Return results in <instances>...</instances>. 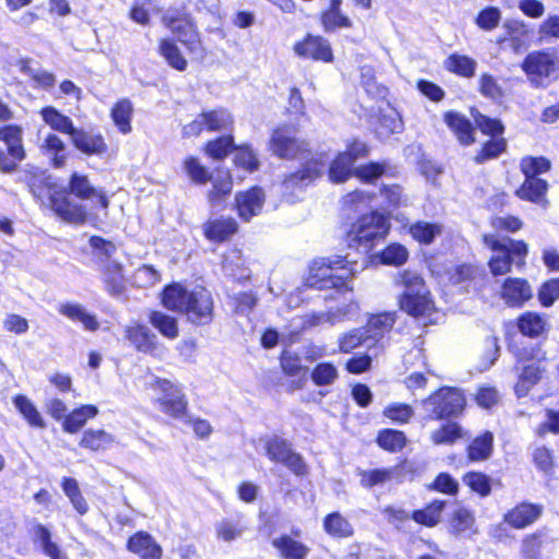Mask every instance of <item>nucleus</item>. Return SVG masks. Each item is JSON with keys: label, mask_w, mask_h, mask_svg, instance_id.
<instances>
[{"label": "nucleus", "mask_w": 559, "mask_h": 559, "mask_svg": "<svg viewBox=\"0 0 559 559\" xmlns=\"http://www.w3.org/2000/svg\"><path fill=\"white\" fill-rule=\"evenodd\" d=\"M272 152L284 159H300L301 168L286 176L282 182V192L288 201L294 202L306 187L320 177L326 160L322 154H312L307 142L296 138V129L283 126L274 130L271 138Z\"/></svg>", "instance_id": "obj_1"}, {"label": "nucleus", "mask_w": 559, "mask_h": 559, "mask_svg": "<svg viewBox=\"0 0 559 559\" xmlns=\"http://www.w3.org/2000/svg\"><path fill=\"white\" fill-rule=\"evenodd\" d=\"M163 305L183 313L193 324L204 325L213 319V299L204 288L188 290L180 284H171L164 289Z\"/></svg>", "instance_id": "obj_2"}, {"label": "nucleus", "mask_w": 559, "mask_h": 559, "mask_svg": "<svg viewBox=\"0 0 559 559\" xmlns=\"http://www.w3.org/2000/svg\"><path fill=\"white\" fill-rule=\"evenodd\" d=\"M365 265V259L359 263L356 260H349L348 255L317 259L310 265L306 285L319 290L340 289L345 286L349 277L364 270Z\"/></svg>", "instance_id": "obj_3"}, {"label": "nucleus", "mask_w": 559, "mask_h": 559, "mask_svg": "<svg viewBox=\"0 0 559 559\" xmlns=\"http://www.w3.org/2000/svg\"><path fill=\"white\" fill-rule=\"evenodd\" d=\"M484 243L492 251L488 266L493 276L510 273L513 266L522 269L525 265L528 247L524 241L484 235Z\"/></svg>", "instance_id": "obj_4"}, {"label": "nucleus", "mask_w": 559, "mask_h": 559, "mask_svg": "<svg viewBox=\"0 0 559 559\" xmlns=\"http://www.w3.org/2000/svg\"><path fill=\"white\" fill-rule=\"evenodd\" d=\"M394 283L404 289L400 297L402 310L413 317L429 316L433 311L435 305L430 293L417 272L408 270L399 272Z\"/></svg>", "instance_id": "obj_5"}, {"label": "nucleus", "mask_w": 559, "mask_h": 559, "mask_svg": "<svg viewBox=\"0 0 559 559\" xmlns=\"http://www.w3.org/2000/svg\"><path fill=\"white\" fill-rule=\"evenodd\" d=\"M183 169L195 185L212 182V189L207 192V200L212 207L221 206L231 193L233 181L227 170L217 169L214 175H210L206 167L192 156L185 159Z\"/></svg>", "instance_id": "obj_6"}, {"label": "nucleus", "mask_w": 559, "mask_h": 559, "mask_svg": "<svg viewBox=\"0 0 559 559\" xmlns=\"http://www.w3.org/2000/svg\"><path fill=\"white\" fill-rule=\"evenodd\" d=\"M389 229L388 216L377 211L362 215L348 231V246L367 253L386 236Z\"/></svg>", "instance_id": "obj_7"}, {"label": "nucleus", "mask_w": 559, "mask_h": 559, "mask_svg": "<svg viewBox=\"0 0 559 559\" xmlns=\"http://www.w3.org/2000/svg\"><path fill=\"white\" fill-rule=\"evenodd\" d=\"M145 385L154 392L153 401L160 412L177 419L186 417L188 401L179 384L152 376Z\"/></svg>", "instance_id": "obj_8"}, {"label": "nucleus", "mask_w": 559, "mask_h": 559, "mask_svg": "<svg viewBox=\"0 0 559 559\" xmlns=\"http://www.w3.org/2000/svg\"><path fill=\"white\" fill-rule=\"evenodd\" d=\"M423 406L430 419L456 416L465 406L462 392L453 388H442L423 401Z\"/></svg>", "instance_id": "obj_9"}, {"label": "nucleus", "mask_w": 559, "mask_h": 559, "mask_svg": "<svg viewBox=\"0 0 559 559\" xmlns=\"http://www.w3.org/2000/svg\"><path fill=\"white\" fill-rule=\"evenodd\" d=\"M234 123L230 112L224 108L203 111L182 127L183 138L198 136L203 130L210 132L228 131Z\"/></svg>", "instance_id": "obj_10"}, {"label": "nucleus", "mask_w": 559, "mask_h": 559, "mask_svg": "<svg viewBox=\"0 0 559 559\" xmlns=\"http://www.w3.org/2000/svg\"><path fill=\"white\" fill-rule=\"evenodd\" d=\"M0 141H2L8 148V153L12 159L5 156V153L0 150V169L3 173H12L16 169V162H21L25 157L23 147V129L16 124H7L0 128Z\"/></svg>", "instance_id": "obj_11"}, {"label": "nucleus", "mask_w": 559, "mask_h": 559, "mask_svg": "<svg viewBox=\"0 0 559 559\" xmlns=\"http://www.w3.org/2000/svg\"><path fill=\"white\" fill-rule=\"evenodd\" d=\"M368 152L367 145L362 142H353L345 152L340 153L331 163L329 169L330 180L336 183L346 181L354 173L355 162L365 156Z\"/></svg>", "instance_id": "obj_12"}, {"label": "nucleus", "mask_w": 559, "mask_h": 559, "mask_svg": "<svg viewBox=\"0 0 559 559\" xmlns=\"http://www.w3.org/2000/svg\"><path fill=\"white\" fill-rule=\"evenodd\" d=\"M266 455L270 460L284 464L296 475L306 473V464L302 457L294 452L290 444L280 437H272L265 443Z\"/></svg>", "instance_id": "obj_13"}, {"label": "nucleus", "mask_w": 559, "mask_h": 559, "mask_svg": "<svg viewBox=\"0 0 559 559\" xmlns=\"http://www.w3.org/2000/svg\"><path fill=\"white\" fill-rule=\"evenodd\" d=\"M522 68L533 85L545 86L555 71V60L547 52H532L525 58Z\"/></svg>", "instance_id": "obj_14"}, {"label": "nucleus", "mask_w": 559, "mask_h": 559, "mask_svg": "<svg viewBox=\"0 0 559 559\" xmlns=\"http://www.w3.org/2000/svg\"><path fill=\"white\" fill-rule=\"evenodd\" d=\"M530 364H526L519 376L515 384V393L519 397L526 396L531 389L535 386L546 371V356L540 350H533Z\"/></svg>", "instance_id": "obj_15"}, {"label": "nucleus", "mask_w": 559, "mask_h": 559, "mask_svg": "<svg viewBox=\"0 0 559 559\" xmlns=\"http://www.w3.org/2000/svg\"><path fill=\"white\" fill-rule=\"evenodd\" d=\"M52 211L63 221L72 224H82L86 219L85 207L73 201L66 190L55 191L49 197Z\"/></svg>", "instance_id": "obj_16"}, {"label": "nucleus", "mask_w": 559, "mask_h": 559, "mask_svg": "<svg viewBox=\"0 0 559 559\" xmlns=\"http://www.w3.org/2000/svg\"><path fill=\"white\" fill-rule=\"evenodd\" d=\"M165 25L177 35L178 39L197 56H202L200 38L195 32L194 25L187 19L174 17L166 14L163 17Z\"/></svg>", "instance_id": "obj_17"}, {"label": "nucleus", "mask_w": 559, "mask_h": 559, "mask_svg": "<svg viewBox=\"0 0 559 559\" xmlns=\"http://www.w3.org/2000/svg\"><path fill=\"white\" fill-rule=\"evenodd\" d=\"M543 514V506L521 502L503 515L506 524L515 530H524L533 525Z\"/></svg>", "instance_id": "obj_18"}, {"label": "nucleus", "mask_w": 559, "mask_h": 559, "mask_svg": "<svg viewBox=\"0 0 559 559\" xmlns=\"http://www.w3.org/2000/svg\"><path fill=\"white\" fill-rule=\"evenodd\" d=\"M295 52L302 58H310L317 61L331 62L333 53L329 41L314 35H308L302 41L294 47Z\"/></svg>", "instance_id": "obj_19"}, {"label": "nucleus", "mask_w": 559, "mask_h": 559, "mask_svg": "<svg viewBox=\"0 0 559 559\" xmlns=\"http://www.w3.org/2000/svg\"><path fill=\"white\" fill-rule=\"evenodd\" d=\"M124 335L138 352L155 354L158 347V338L151 329L144 324H133L126 328Z\"/></svg>", "instance_id": "obj_20"}, {"label": "nucleus", "mask_w": 559, "mask_h": 559, "mask_svg": "<svg viewBox=\"0 0 559 559\" xmlns=\"http://www.w3.org/2000/svg\"><path fill=\"white\" fill-rule=\"evenodd\" d=\"M532 296V288L526 280L509 277L502 284L501 298L510 307H520Z\"/></svg>", "instance_id": "obj_21"}, {"label": "nucleus", "mask_w": 559, "mask_h": 559, "mask_svg": "<svg viewBox=\"0 0 559 559\" xmlns=\"http://www.w3.org/2000/svg\"><path fill=\"white\" fill-rule=\"evenodd\" d=\"M264 203V192L261 188L254 187L248 191L239 192L236 195V205L239 216L245 221L258 215Z\"/></svg>", "instance_id": "obj_22"}, {"label": "nucleus", "mask_w": 559, "mask_h": 559, "mask_svg": "<svg viewBox=\"0 0 559 559\" xmlns=\"http://www.w3.org/2000/svg\"><path fill=\"white\" fill-rule=\"evenodd\" d=\"M69 192L81 200L97 199L98 204L103 209H107L109 201L102 190L95 189L87 176L78 173L72 174L69 180Z\"/></svg>", "instance_id": "obj_23"}, {"label": "nucleus", "mask_w": 559, "mask_h": 559, "mask_svg": "<svg viewBox=\"0 0 559 559\" xmlns=\"http://www.w3.org/2000/svg\"><path fill=\"white\" fill-rule=\"evenodd\" d=\"M128 548L141 559H160L162 548L147 533H136L128 540Z\"/></svg>", "instance_id": "obj_24"}, {"label": "nucleus", "mask_w": 559, "mask_h": 559, "mask_svg": "<svg viewBox=\"0 0 559 559\" xmlns=\"http://www.w3.org/2000/svg\"><path fill=\"white\" fill-rule=\"evenodd\" d=\"M71 140L73 145L86 155H100L107 148L100 134L87 132L83 129H75Z\"/></svg>", "instance_id": "obj_25"}, {"label": "nucleus", "mask_w": 559, "mask_h": 559, "mask_svg": "<svg viewBox=\"0 0 559 559\" xmlns=\"http://www.w3.org/2000/svg\"><path fill=\"white\" fill-rule=\"evenodd\" d=\"M247 530L248 526L242 515L222 519L215 524L216 537L224 543H231L240 538Z\"/></svg>", "instance_id": "obj_26"}, {"label": "nucleus", "mask_w": 559, "mask_h": 559, "mask_svg": "<svg viewBox=\"0 0 559 559\" xmlns=\"http://www.w3.org/2000/svg\"><path fill=\"white\" fill-rule=\"evenodd\" d=\"M342 0H330L329 8L321 14V23L325 32L336 28H350L353 22L341 10Z\"/></svg>", "instance_id": "obj_27"}, {"label": "nucleus", "mask_w": 559, "mask_h": 559, "mask_svg": "<svg viewBox=\"0 0 559 559\" xmlns=\"http://www.w3.org/2000/svg\"><path fill=\"white\" fill-rule=\"evenodd\" d=\"M98 408L95 405H82L70 412L62 421V429L68 433H75L81 430L88 419L96 417Z\"/></svg>", "instance_id": "obj_28"}, {"label": "nucleus", "mask_w": 559, "mask_h": 559, "mask_svg": "<svg viewBox=\"0 0 559 559\" xmlns=\"http://www.w3.org/2000/svg\"><path fill=\"white\" fill-rule=\"evenodd\" d=\"M58 311L60 314L67 317L68 319L82 323V325L88 331H96L99 326L96 317L87 312L86 309L80 304H60Z\"/></svg>", "instance_id": "obj_29"}, {"label": "nucleus", "mask_w": 559, "mask_h": 559, "mask_svg": "<svg viewBox=\"0 0 559 559\" xmlns=\"http://www.w3.org/2000/svg\"><path fill=\"white\" fill-rule=\"evenodd\" d=\"M40 150L51 159L53 167L61 168L66 165L67 147L57 134L48 133L40 145Z\"/></svg>", "instance_id": "obj_30"}, {"label": "nucleus", "mask_w": 559, "mask_h": 559, "mask_svg": "<svg viewBox=\"0 0 559 559\" xmlns=\"http://www.w3.org/2000/svg\"><path fill=\"white\" fill-rule=\"evenodd\" d=\"M548 183L538 177H525L522 186L516 190V195L525 201L542 203L547 192Z\"/></svg>", "instance_id": "obj_31"}, {"label": "nucleus", "mask_w": 559, "mask_h": 559, "mask_svg": "<svg viewBox=\"0 0 559 559\" xmlns=\"http://www.w3.org/2000/svg\"><path fill=\"white\" fill-rule=\"evenodd\" d=\"M40 116L44 122L49 126L53 131L69 134L70 136L76 129L73 126L72 120L60 112L57 108L52 106H46L40 110Z\"/></svg>", "instance_id": "obj_32"}, {"label": "nucleus", "mask_w": 559, "mask_h": 559, "mask_svg": "<svg viewBox=\"0 0 559 559\" xmlns=\"http://www.w3.org/2000/svg\"><path fill=\"white\" fill-rule=\"evenodd\" d=\"M103 281L106 283L107 290L110 294H119L123 288V269L122 265L109 259L100 264Z\"/></svg>", "instance_id": "obj_33"}, {"label": "nucleus", "mask_w": 559, "mask_h": 559, "mask_svg": "<svg viewBox=\"0 0 559 559\" xmlns=\"http://www.w3.org/2000/svg\"><path fill=\"white\" fill-rule=\"evenodd\" d=\"M237 231V223L233 218H217L204 225L205 237L212 241H224Z\"/></svg>", "instance_id": "obj_34"}, {"label": "nucleus", "mask_w": 559, "mask_h": 559, "mask_svg": "<svg viewBox=\"0 0 559 559\" xmlns=\"http://www.w3.org/2000/svg\"><path fill=\"white\" fill-rule=\"evenodd\" d=\"M272 545L284 559H306L309 548L288 535L273 539Z\"/></svg>", "instance_id": "obj_35"}, {"label": "nucleus", "mask_w": 559, "mask_h": 559, "mask_svg": "<svg viewBox=\"0 0 559 559\" xmlns=\"http://www.w3.org/2000/svg\"><path fill=\"white\" fill-rule=\"evenodd\" d=\"M13 404L27 424L37 429H45L46 421L36 405L25 395H16L13 399Z\"/></svg>", "instance_id": "obj_36"}, {"label": "nucleus", "mask_w": 559, "mask_h": 559, "mask_svg": "<svg viewBox=\"0 0 559 559\" xmlns=\"http://www.w3.org/2000/svg\"><path fill=\"white\" fill-rule=\"evenodd\" d=\"M403 129V120L400 114L395 110H391L379 116L374 132L379 139L385 140L392 134L401 133Z\"/></svg>", "instance_id": "obj_37"}, {"label": "nucleus", "mask_w": 559, "mask_h": 559, "mask_svg": "<svg viewBox=\"0 0 559 559\" xmlns=\"http://www.w3.org/2000/svg\"><path fill=\"white\" fill-rule=\"evenodd\" d=\"M493 435L489 431L476 437L467 448V455L472 462L488 460L492 454Z\"/></svg>", "instance_id": "obj_38"}, {"label": "nucleus", "mask_w": 559, "mask_h": 559, "mask_svg": "<svg viewBox=\"0 0 559 559\" xmlns=\"http://www.w3.org/2000/svg\"><path fill=\"white\" fill-rule=\"evenodd\" d=\"M281 366L285 374L289 377H298L296 381V389H301L308 374V368L301 365V359L294 353L285 350L281 357Z\"/></svg>", "instance_id": "obj_39"}, {"label": "nucleus", "mask_w": 559, "mask_h": 559, "mask_svg": "<svg viewBox=\"0 0 559 559\" xmlns=\"http://www.w3.org/2000/svg\"><path fill=\"white\" fill-rule=\"evenodd\" d=\"M444 121L462 144L469 145L474 142L472 123L464 116L457 112H447Z\"/></svg>", "instance_id": "obj_40"}, {"label": "nucleus", "mask_w": 559, "mask_h": 559, "mask_svg": "<svg viewBox=\"0 0 559 559\" xmlns=\"http://www.w3.org/2000/svg\"><path fill=\"white\" fill-rule=\"evenodd\" d=\"M245 259L239 250H230L223 259L222 266L224 272L238 281L248 280L250 271L245 265Z\"/></svg>", "instance_id": "obj_41"}, {"label": "nucleus", "mask_w": 559, "mask_h": 559, "mask_svg": "<svg viewBox=\"0 0 559 559\" xmlns=\"http://www.w3.org/2000/svg\"><path fill=\"white\" fill-rule=\"evenodd\" d=\"M395 323L394 312H384L373 316L369 319L368 324L364 328L369 340L377 342L388 333Z\"/></svg>", "instance_id": "obj_42"}, {"label": "nucleus", "mask_w": 559, "mask_h": 559, "mask_svg": "<svg viewBox=\"0 0 559 559\" xmlns=\"http://www.w3.org/2000/svg\"><path fill=\"white\" fill-rule=\"evenodd\" d=\"M115 439L104 429H87L83 432L80 447L91 451H104L108 449Z\"/></svg>", "instance_id": "obj_43"}, {"label": "nucleus", "mask_w": 559, "mask_h": 559, "mask_svg": "<svg viewBox=\"0 0 559 559\" xmlns=\"http://www.w3.org/2000/svg\"><path fill=\"white\" fill-rule=\"evenodd\" d=\"M323 527L326 534L337 538L350 537L354 534L353 525L340 512L328 514L323 521Z\"/></svg>", "instance_id": "obj_44"}, {"label": "nucleus", "mask_w": 559, "mask_h": 559, "mask_svg": "<svg viewBox=\"0 0 559 559\" xmlns=\"http://www.w3.org/2000/svg\"><path fill=\"white\" fill-rule=\"evenodd\" d=\"M477 62L465 55L452 53L444 60V68L463 78H472L475 74Z\"/></svg>", "instance_id": "obj_45"}, {"label": "nucleus", "mask_w": 559, "mask_h": 559, "mask_svg": "<svg viewBox=\"0 0 559 559\" xmlns=\"http://www.w3.org/2000/svg\"><path fill=\"white\" fill-rule=\"evenodd\" d=\"M150 323L166 338L175 340L179 335L178 321L176 318L162 311H152L148 317Z\"/></svg>", "instance_id": "obj_46"}, {"label": "nucleus", "mask_w": 559, "mask_h": 559, "mask_svg": "<svg viewBox=\"0 0 559 559\" xmlns=\"http://www.w3.org/2000/svg\"><path fill=\"white\" fill-rule=\"evenodd\" d=\"M62 490L64 495L70 500L74 510L80 514L84 515L88 511V504L85 498L83 497L81 489L79 487V483L76 479L71 477H64L61 483Z\"/></svg>", "instance_id": "obj_47"}, {"label": "nucleus", "mask_w": 559, "mask_h": 559, "mask_svg": "<svg viewBox=\"0 0 559 559\" xmlns=\"http://www.w3.org/2000/svg\"><path fill=\"white\" fill-rule=\"evenodd\" d=\"M475 519L471 511L461 508L456 510L451 520V531L455 535H472L474 530Z\"/></svg>", "instance_id": "obj_48"}, {"label": "nucleus", "mask_w": 559, "mask_h": 559, "mask_svg": "<svg viewBox=\"0 0 559 559\" xmlns=\"http://www.w3.org/2000/svg\"><path fill=\"white\" fill-rule=\"evenodd\" d=\"M442 227L438 224L416 222L409 227L412 237L420 243L429 245L441 234Z\"/></svg>", "instance_id": "obj_49"}, {"label": "nucleus", "mask_w": 559, "mask_h": 559, "mask_svg": "<svg viewBox=\"0 0 559 559\" xmlns=\"http://www.w3.org/2000/svg\"><path fill=\"white\" fill-rule=\"evenodd\" d=\"M545 320L534 312H526L519 318L518 326L522 334L530 337L538 336L545 329Z\"/></svg>", "instance_id": "obj_50"}, {"label": "nucleus", "mask_w": 559, "mask_h": 559, "mask_svg": "<svg viewBox=\"0 0 559 559\" xmlns=\"http://www.w3.org/2000/svg\"><path fill=\"white\" fill-rule=\"evenodd\" d=\"M397 468H383L360 472V484L366 488L382 485L396 477Z\"/></svg>", "instance_id": "obj_51"}, {"label": "nucleus", "mask_w": 559, "mask_h": 559, "mask_svg": "<svg viewBox=\"0 0 559 559\" xmlns=\"http://www.w3.org/2000/svg\"><path fill=\"white\" fill-rule=\"evenodd\" d=\"M131 116L132 105L128 99L119 100L111 110V117L115 124L124 134L131 131Z\"/></svg>", "instance_id": "obj_52"}, {"label": "nucleus", "mask_w": 559, "mask_h": 559, "mask_svg": "<svg viewBox=\"0 0 559 559\" xmlns=\"http://www.w3.org/2000/svg\"><path fill=\"white\" fill-rule=\"evenodd\" d=\"M374 194L369 191L356 190L344 197L343 206L348 211L360 212L371 206Z\"/></svg>", "instance_id": "obj_53"}, {"label": "nucleus", "mask_w": 559, "mask_h": 559, "mask_svg": "<svg viewBox=\"0 0 559 559\" xmlns=\"http://www.w3.org/2000/svg\"><path fill=\"white\" fill-rule=\"evenodd\" d=\"M463 438V430L456 423H447L431 433L435 444H451Z\"/></svg>", "instance_id": "obj_54"}, {"label": "nucleus", "mask_w": 559, "mask_h": 559, "mask_svg": "<svg viewBox=\"0 0 559 559\" xmlns=\"http://www.w3.org/2000/svg\"><path fill=\"white\" fill-rule=\"evenodd\" d=\"M368 341L370 340L364 328L354 329L338 336V349L342 353H350L359 345L368 343Z\"/></svg>", "instance_id": "obj_55"}, {"label": "nucleus", "mask_w": 559, "mask_h": 559, "mask_svg": "<svg viewBox=\"0 0 559 559\" xmlns=\"http://www.w3.org/2000/svg\"><path fill=\"white\" fill-rule=\"evenodd\" d=\"M337 378V368L331 362H320L311 371V380L318 386L331 385Z\"/></svg>", "instance_id": "obj_56"}, {"label": "nucleus", "mask_w": 559, "mask_h": 559, "mask_svg": "<svg viewBox=\"0 0 559 559\" xmlns=\"http://www.w3.org/2000/svg\"><path fill=\"white\" fill-rule=\"evenodd\" d=\"M550 160L543 156H525L520 163L521 171L525 177H537L545 174L550 169Z\"/></svg>", "instance_id": "obj_57"}, {"label": "nucleus", "mask_w": 559, "mask_h": 559, "mask_svg": "<svg viewBox=\"0 0 559 559\" xmlns=\"http://www.w3.org/2000/svg\"><path fill=\"white\" fill-rule=\"evenodd\" d=\"M159 52L173 68L183 71L187 67L186 59L181 56L178 47L170 39H162Z\"/></svg>", "instance_id": "obj_58"}, {"label": "nucleus", "mask_w": 559, "mask_h": 559, "mask_svg": "<svg viewBox=\"0 0 559 559\" xmlns=\"http://www.w3.org/2000/svg\"><path fill=\"white\" fill-rule=\"evenodd\" d=\"M443 508V501H433L427 508L414 511L413 519L417 523L424 524L426 526H435L440 520Z\"/></svg>", "instance_id": "obj_59"}, {"label": "nucleus", "mask_w": 559, "mask_h": 559, "mask_svg": "<svg viewBox=\"0 0 559 559\" xmlns=\"http://www.w3.org/2000/svg\"><path fill=\"white\" fill-rule=\"evenodd\" d=\"M377 441L384 450L396 452L403 449L406 438L402 431L385 429L379 432Z\"/></svg>", "instance_id": "obj_60"}, {"label": "nucleus", "mask_w": 559, "mask_h": 559, "mask_svg": "<svg viewBox=\"0 0 559 559\" xmlns=\"http://www.w3.org/2000/svg\"><path fill=\"white\" fill-rule=\"evenodd\" d=\"M21 71L32 78V80L40 87L49 88L56 83V78L51 72L40 69H33L28 61H21Z\"/></svg>", "instance_id": "obj_61"}, {"label": "nucleus", "mask_w": 559, "mask_h": 559, "mask_svg": "<svg viewBox=\"0 0 559 559\" xmlns=\"http://www.w3.org/2000/svg\"><path fill=\"white\" fill-rule=\"evenodd\" d=\"M464 483L481 497H486L491 491L490 479L487 475L478 472H469L464 478Z\"/></svg>", "instance_id": "obj_62"}, {"label": "nucleus", "mask_w": 559, "mask_h": 559, "mask_svg": "<svg viewBox=\"0 0 559 559\" xmlns=\"http://www.w3.org/2000/svg\"><path fill=\"white\" fill-rule=\"evenodd\" d=\"M35 537L40 543L44 552L51 559H64L58 546L50 540V532L44 525L35 527Z\"/></svg>", "instance_id": "obj_63"}, {"label": "nucleus", "mask_w": 559, "mask_h": 559, "mask_svg": "<svg viewBox=\"0 0 559 559\" xmlns=\"http://www.w3.org/2000/svg\"><path fill=\"white\" fill-rule=\"evenodd\" d=\"M538 299L544 307H550L559 299V278L545 282L538 290Z\"/></svg>", "instance_id": "obj_64"}]
</instances>
